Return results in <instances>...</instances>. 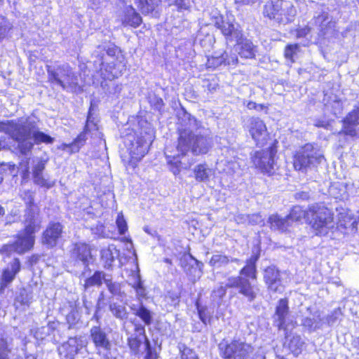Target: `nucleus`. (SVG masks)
Segmentation results:
<instances>
[{
    "label": "nucleus",
    "instance_id": "f257e3e1",
    "mask_svg": "<svg viewBox=\"0 0 359 359\" xmlns=\"http://www.w3.org/2000/svg\"><path fill=\"white\" fill-rule=\"evenodd\" d=\"M177 151L182 156L191 151L194 155L207 154L213 146L210 132L184 109L179 114Z\"/></svg>",
    "mask_w": 359,
    "mask_h": 359
},
{
    "label": "nucleus",
    "instance_id": "f03ea898",
    "mask_svg": "<svg viewBox=\"0 0 359 359\" xmlns=\"http://www.w3.org/2000/svg\"><path fill=\"white\" fill-rule=\"evenodd\" d=\"M0 132L8 134L18 143V148L22 154H27L35 144H52L54 138L39 130L35 118L28 116L18 120L0 122Z\"/></svg>",
    "mask_w": 359,
    "mask_h": 359
},
{
    "label": "nucleus",
    "instance_id": "7ed1b4c3",
    "mask_svg": "<svg viewBox=\"0 0 359 359\" xmlns=\"http://www.w3.org/2000/svg\"><path fill=\"white\" fill-rule=\"evenodd\" d=\"M93 55L97 58L93 62L94 67L104 80L118 78L126 70L125 58L116 47L95 50Z\"/></svg>",
    "mask_w": 359,
    "mask_h": 359
},
{
    "label": "nucleus",
    "instance_id": "20e7f679",
    "mask_svg": "<svg viewBox=\"0 0 359 359\" xmlns=\"http://www.w3.org/2000/svg\"><path fill=\"white\" fill-rule=\"evenodd\" d=\"M324 160V156L317 145L311 143L300 147L294 155L293 166L295 170L302 173L316 168Z\"/></svg>",
    "mask_w": 359,
    "mask_h": 359
},
{
    "label": "nucleus",
    "instance_id": "39448f33",
    "mask_svg": "<svg viewBox=\"0 0 359 359\" xmlns=\"http://www.w3.org/2000/svg\"><path fill=\"white\" fill-rule=\"evenodd\" d=\"M47 73L48 81L64 90L74 91L80 88L78 76L67 63L47 66Z\"/></svg>",
    "mask_w": 359,
    "mask_h": 359
},
{
    "label": "nucleus",
    "instance_id": "423d86ee",
    "mask_svg": "<svg viewBox=\"0 0 359 359\" xmlns=\"http://www.w3.org/2000/svg\"><path fill=\"white\" fill-rule=\"evenodd\" d=\"M307 219L317 235H325L334 227L333 214L323 205L314 204L307 210Z\"/></svg>",
    "mask_w": 359,
    "mask_h": 359
},
{
    "label": "nucleus",
    "instance_id": "0eeeda50",
    "mask_svg": "<svg viewBox=\"0 0 359 359\" xmlns=\"http://www.w3.org/2000/svg\"><path fill=\"white\" fill-rule=\"evenodd\" d=\"M226 287L237 289L238 292L249 302L255 301L260 291L257 285L252 284L248 278L243 276L229 277L226 280Z\"/></svg>",
    "mask_w": 359,
    "mask_h": 359
},
{
    "label": "nucleus",
    "instance_id": "6e6552de",
    "mask_svg": "<svg viewBox=\"0 0 359 359\" xmlns=\"http://www.w3.org/2000/svg\"><path fill=\"white\" fill-rule=\"evenodd\" d=\"M210 15L211 24L221 30L227 41H238L241 39L243 34L238 25H235L229 21H224L217 11H212Z\"/></svg>",
    "mask_w": 359,
    "mask_h": 359
},
{
    "label": "nucleus",
    "instance_id": "1a4fd4ad",
    "mask_svg": "<svg viewBox=\"0 0 359 359\" xmlns=\"http://www.w3.org/2000/svg\"><path fill=\"white\" fill-rule=\"evenodd\" d=\"M276 154V150L273 147H270L266 150L256 151L252 156L253 164L262 172L271 175L274 172Z\"/></svg>",
    "mask_w": 359,
    "mask_h": 359
},
{
    "label": "nucleus",
    "instance_id": "9d476101",
    "mask_svg": "<svg viewBox=\"0 0 359 359\" xmlns=\"http://www.w3.org/2000/svg\"><path fill=\"white\" fill-rule=\"evenodd\" d=\"M90 338L98 353H102L105 358H109L112 343L104 329L100 325L92 327L90 330Z\"/></svg>",
    "mask_w": 359,
    "mask_h": 359
},
{
    "label": "nucleus",
    "instance_id": "9b49d317",
    "mask_svg": "<svg viewBox=\"0 0 359 359\" xmlns=\"http://www.w3.org/2000/svg\"><path fill=\"white\" fill-rule=\"evenodd\" d=\"M245 127L257 145L266 142L269 133L264 122L258 117H249L245 122Z\"/></svg>",
    "mask_w": 359,
    "mask_h": 359
},
{
    "label": "nucleus",
    "instance_id": "f8f14e48",
    "mask_svg": "<svg viewBox=\"0 0 359 359\" xmlns=\"http://www.w3.org/2000/svg\"><path fill=\"white\" fill-rule=\"evenodd\" d=\"M134 326V333L128 338V344L131 351L137 355L140 353V346L144 343L146 348V341H149L145 333L144 325L137 321L135 319L131 320Z\"/></svg>",
    "mask_w": 359,
    "mask_h": 359
},
{
    "label": "nucleus",
    "instance_id": "ddd939ff",
    "mask_svg": "<svg viewBox=\"0 0 359 359\" xmlns=\"http://www.w3.org/2000/svg\"><path fill=\"white\" fill-rule=\"evenodd\" d=\"M232 264L240 265L241 260L219 252L212 255L208 262V264L212 268V270L217 271V273L223 270L228 271L227 273H231L233 271L236 270L235 268L231 269V264Z\"/></svg>",
    "mask_w": 359,
    "mask_h": 359
},
{
    "label": "nucleus",
    "instance_id": "4468645a",
    "mask_svg": "<svg viewBox=\"0 0 359 359\" xmlns=\"http://www.w3.org/2000/svg\"><path fill=\"white\" fill-rule=\"evenodd\" d=\"M41 219L39 216V209L37 206H32L31 208H26L24 215L23 231L26 233H29L35 236L41 228Z\"/></svg>",
    "mask_w": 359,
    "mask_h": 359
},
{
    "label": "nucleus",
    "instance_id": "2eb2a0df",
    "mask_svg": "<svg viewBox=\"0 0 359 359\" xmlns=\"http://www.w3.org/2000/svg\"><path fill=\"white\" fill-rule=\"evenodd\" d=\"M83 346L84 341L81 337H70L58 347V353L62 359H74Z\"/></svg>",
    "mask_w": 359,
    "mask_h": 359
},
{
    "label": "nucleus",
    "instance_id": "dca6fc26",
    "mask_svg": "<svg viewBox=\"0 0 359 359\" xmlns=\"http://www.w3.org/2000/svg\"><path fill=\"white\" fill-rule=\"evenodd\" d=\"M63 226L60 222H50L42 236L43 244L48 248L55 247L62 237Z\"/></svg>",
    "mask_w": 359,
    "mask_h": 359
},
{
    "label": "nucleus",
    "instance_id": "f3484780",
    "mask_svg": "<svg viewBox=\"0 0 359 359\" xmlns=\"http://www.w3.org/2000/svg\"><path fill=\"white\" fill-rule=\"evenodd\" d=\"M20 269L21 264L19 259L15 258L4 269L0 280V293H3L5 288L13 282Z\"/></svg>",
    "mask_w": 359,
    "mask_h": 359
},
{
    "label": "nucleus",
    "instance_id": "a211bd4d",
    "mask_svg": "<svg viewBox=\"0 0 359 359\" xmlns=\"http://www.w3.org/2000/svg\"><path fill=\"white\" fill-rule=\"evenodd\" d=\"M264 279L269 290L274 292H283V285L280 278V273L274 266H269L265 269Z\"/></svg>",
    "mask_w": 359,
    "mask_h": 359
},
{
    "label": "nucleus",
    "instance_id": "6ab92c4d",
    "mask_svg": "<svg viewBox=\"0 0 359 359\" xmlns=\"http://www.w3.org/2000/svg\"><path fill=\"white\" fill-rule=\"evenodd\" d=\"M237 49L234 51L231 50L229 52L223 51L215 53V55L208 59L210 66L217 67L222 64L225 65H234L238 63Z\"/></svg>",
    "mask_w": 359,
    "mask_h": 359
},
{
    "label": "nucleus",
    "instance_id": "aec40b11",
    "mask_svg": "<svg viewBox=\"0 0 359 359\" xmlns=\"http://www.w3.org/2000/svg\"><path fill=\"white\" fill-rule=\"evenodd\" d=\"M289 314L288 301L287 299H281L278 301L273 315L274 325L279 330L287 329V318Z\"/></svg>",
    "mask_w": 359,
    "mask_h": 359
},
{
    "label": "nucleus",
    "instance_id": "412c9836",
    "mask_svg": "<svg viewBox=\"0 0 359 359\" xmlns=\"http://www.w3.org/2000/svg\"><path fill=\"white\" fill-rule=\"evenodd\" d=\"M181 266L189 275L194 273V277L199 278L202 274L203 264L194 258L191 255H184L180 259Z\"/></svg>",
    "mask_w": 359,
    "mask_h": 359
},
{
    "label": "nucleus",
    "instance_id": "4be33fe9",
    "mask_svg": "<svg viewBox=\"0 0 359 359\" xmlns=\"http://www.w3.org/2000/svg\"><path fill=\"white\" fill-rule=\"evenodd\" d=\"M35 236L26 233L22 231L17 236V239L12 244L11 248L19 254L24 253L31 250L34 244Z\"/></svg>",
    "mask_w": 359,
    "mask_h": 359
},
{
    "label": "nucleus",
    "instance_id": "5701e85b",
    "mask_svg": "<svg viewBox=\"0 0 359 359\" xmlns=\"http://www.w3.org/2000/svg\"><path fill=\"white\" fill-rule=\"evenodd\" d=\"M46 161L40 159L34 165L32 169L33 180L34 184L50 189L54 186L55 182L49 180L48 178H46L43 175V171L46 167Z\"/></svg>",
    "mask_w": 359,
    "mask_h": 359
},
{
    "label": "nucleus",
    "instance_id": "b1692460",
    "mask_svg": "<svg viewBox=\"0 0 359 359\" xmlns=\"http://www.w3.org/2000/svg\"><path fill=\"white\" fill-rule=\"evenodd\" d=\"M281 6L282 0H271L266 2L262 11L264 17L277 23L278 21H283L280 14Z\"/></svg>",
    "mask_w": 359,
    "mask_h": 359
},
{
    "label": "nucleus",
    "instance_id": "393cba45",
    "mask_svg": "<svg viewBox=\"0 0 359 359\" xmlns=\"http://www.w3.org/2000/svg\"><path fill=\"white\" fill-rule=\"evenodd\" d=\"M72 257L81 261L85 266L88 265L89 259H91V252L88 245L83 243L74 244L72 250Z\"/></svg>",
    "mask_w": 359,
    "mask_h": 359
},
{
    "label": "nucleus",
    "instance_id": "a878e982",
    "mask_svg": "<svg viewBox=\"0 0 359 359\" xmlns=\"http://www.w3.org/2000/svg\"><path fill=\"white\" fill-rule=\"evenodd\" d=\"M142 23V18L132 6L126 7L122 18L124 26L137 27Z\"/></svg>",
    "mask_w": 359,
    "mask_h": 359
},
{
    "label": "nucleus",
    "instance_id": "bb28decb",
    "mask_svg": "<svg viewBox=\"0 0 359 359\" xmlns=\"http://www.w3.org/2000/svg\"><path fill=\"white\" fill-rule=\"evenodd\" d=\"M109 311L113 317L124 323L128 319L129 311L126 304H121L116 302H110L109 303Z\"/></svg>",
    "mask_w": 359,
    "mask_h": 359
},
{
    "label": "nucleus",
    "instance_id": "cd10ccee",
    "mask_svg": "<svg viewBox=\"0 0 359 359\" xmlns=\"http://www.w3.org/2000/svg\"><path fill=\"white\" fill-rule=\"evenodd\" d=\"M258 260V256L252 255L246 261L245 266H243L238 276H243L246 278L257 280V266L256 263Z\"/></svg>",
    "mask_w": 359,
    "mask_h": 359
},
{
    "label": "nucleus",
    "instance_id": "c85d7f7f",
    "mask_svg": "<svg viewBox=\"0 0 359 359\" xmlns=\"http://www.w3.org/2000/svg\"><path fill=\"white\" fill-rule=\"evenodd\" d=\"M314 24L318 27L320 34L322 36L325 35L333 27V22L330 20L327 12H323L315 16Z\"/></svg>",
    "mask_w": 359,
    "mask_h": 359
},
{
    "label": "nucleus",
    "instance_id": "c756f323",
    "mask_svg": "<svg viewBox=\"0 0 359 359\" xmlns=\"http://www.w3.org/2000/svg\"><path fill=\"white\" fill-rule=\"evenodd\" d=\"M130 309L136 316L139 317L142 320L144 325H150L152 323L153 314L142 303L132 304Z\"/></svg>",
    "mask_w": 359,
    "mask_h": 359
},
{
    "label": "nucleus",
    "instance_id": "7c9ffc66",
    "mask_svg": "<svg viewBox=\"0 0 359 359\" xmlns=\"http://www.w3.org/2000/svg\"><path fill=\"white\" fill-rule=\"evenodd\" d=\"M119 255V250L114 245H110L107 248L101 250V259L104 262V267L109 269L115 259Z\"/></svg>",
    "mask_w": 359,
    "mask_h": 359
},
{
    "label": "nucleus",
    "instance_id": "2f4dec72",
    "mask_svg": "<svg viewBox=\"0 0 359 359\" xmlns=\"http://www.w3.org/2000/svg\"><path fill=\"white\" fill-rule=\"evenodd\" d=\"M268 222L272 230L279 231L281 232L287 231V228L291 225L287 217H281L278 215H272L269 217Z\"/></svg>",
    "mask_w": 359,
    "mask_h": 359
},
{
    "label": "nucleus",
    "instance_id": "473e14b6",
    "mask_svg": "<svg viewBox=\"0 0 359 359\" xmlns=\"http://www.w3.org/2000/svg\"><path fill=\"white\" fill-rule=\"evenodd\" d=\"M241 57L254 58L257 53L256 46L248 39L242 41L236 48Z\"/></svg>",
    "mask_w": 359,
    "mask_h": 359
},
{
    "label": "nucleus",
    "instance_id": "72a5a7b5",
    "mask_svg": "<svg viewBox=\"0 0 359 359\" xmlns=\"http://www.w3.org/2000/svg\"><path fill=\"white\" fill-rule=\"evenodd\" d=\"M280 14L283 21H278V24H287L293 21L296 15V10L291 3L282 1Z\"/></svg>",
    "mask_w": 359,
    "mask_h": 359
},
{
    "label": "nucleus",
    "instance_id": "f704fd0d",
    "mask_svg": "<svg viewBox=\"0 0 359 359\" xmlns=\"http://www.w3.org/2000/svg\"><path fill=\"white\" fill-rule=\"evenodd\" d=\"M104 284L112 297H117L118 298H123L126 297V293L122 290V283L113 281L111 275L108 274L107 278H105Z\"/></svg>",
    "mask_w": 359,
    "mask_h": 359
},
{
    "label": "nucleus",
    "instance_id": "c9c22d12",
    "mask_svg": "<svg viewBox=\"0 0 359 359\" xmlns=\"http://www.w3.org/2000/svg\"><path fill=\"white\" fill-rule=\"evenodd\" d=\"M194 173L196 181L205 182L209 180L212 171L207 165L199 164L194 168Z\"/></svg>",
    "mask_w": 359,
    "mask_h": 359
},
{
    "label": "nucleus",
    "instance_id": "e433bc0d",
    "mask_svg": "<svg viewBox=\"0 0 359 359\" xmlns=\"http://www.w3.org/2000/svg\"><path fill=\"white\" fill-rule=\"evenodd\" d=\"M107 276L108 274L103 271H95L91 277L87 278L85 280V289H87L93 286H101L102 283H105V278H107Z\"/></svg>",
    "mask_w": 359,
    "mask_h": 359
},
{
    "label": "nucleus",
    "instance_id": "4c0bfd02",
    "mask_svg": "<svg viewBox=\"0 0 359 359\" xmlns=\"http://www.w3.org/2000/svg\"><path fill=\"white\" fill-rule=\"evenodd\" d=\"M196 41H198L202 47H210L214 41L213 36L206 32L205 27H201L196 36Z\"/></svg>",
    "mask_w": 359,
    "mask_h": 359
},
{
    "label": "nucleus",
    "instance_id": "58836bf2",
    "mask_svg": "<svg viewBox=\"0 0 359 359\" xmlns=\"http://www.w3.org/2000/svg\"><path fill=\"white\" fill-rule=\"evenodd\" d=\"M158 2L159 0H134L135 4L143 14L153 11Z\"/></svg>",
    "mask_w": 359,
    "mask_h": 359
},
{
    "label": "nucleus",
    "instance_id": "ea45409f",
    "mask_svg": "<svg viewBox=\"0 0 359 359\" xmlns=\"http://www.w3.org/2000/svg\"><path fill=\"white\" fill-rule=\"evenodd\" d=\"M11 339L0 335V359H8L13 349Z\"/></svg>",
    "mask_w": 359,
    "mask_h": 359
},
{
    "label": "nucleus",
    "instance_id": "a19ab883",
    "mask_svg": "<svg viewBox=\"0 0 359 359\" xmlns=\"http://www.w3.org/2000/svg\"><path fill=\"white\" fill-rule=\"evenodd\" d=\"M287 217L291 224L293 222H299L303 218H307V210H304L301 206L297 205L293 207Z\"/></svg>",
    "mask_w": 359,
    "mask_h": 359
},
{
    "label": "nucleus",
    "instance_id": "79ce46f5",
    "mask_svg": "<svg viewBox=\"0 0 359 359\" xmlns=\"http://www.w3.org/2000/svg\"><path fill=\"white\" fill-rule=\"evenodd\" d=\"M321 319L319 316L314 318L306 317L302 320V325L309 330L313 331L321 327Z\"/></svg>",
    "mask_w": 359,
    "mask_h": 359
},
{
    "label": "nucleus",
    "instance_id": "37998d69",
    "mask_svg": "<svg viewBox=\"0 0 359 359\" xmlns=\"http://www.w3.org/2000/svg\"><path fill=\"white\" fill-rule=\"evenodd\" d=\"M32 299V294L27 290L22 289L20 290L18 295L15 298L16 303L21 306H29Z\"/></svg>",
    "mask_w": 359,
    "mask_h": 359
},
{
    "label": "nucleus",
    "instance_id": "c03bdc74",
    "mask_svg": "<svg viewBox=\"0 0 359 359\" xmlns=\"http://www.w3.org/2000/svg\"><path fill=\"white\" fill-rule=\"evenodd\" d=\"M167 161L168 164L170 166V171L175 175H177L180 172L181 170V161L179 159V157L171 156L167 155Z\"/></svg>",
    "mask_w": 359,
    "mask_h": 359
},
{
    "label": "nucleus",
    "instance_id": "a18cd8bd",
    "mask_svg": "<svg viewBox=\"0 0 359 359\" xmlns=\"http://www.w3.org/2000/svg\"><path fill=\"white\" fill-rule=\"evenodd\" d=\"M84 130H86V133H88L92 135H95L98 130L97 125L94 121V118L92 117L91 109H89Z\"/></svg>",
    "mask_w": 359,
    "mask_h": 359
},
{
    "label": "nucleus",
    "instance_id": "49530a36",
    "mask_svg": "<svg viewBox=\"0 0 359 359\" xmlns=\"http://www.w3.org/2000/svg\"><path fill=\"white\" fill-rule=\"evenodd\" d=\"M178 348L181 353V359H198L195 351L188 348L184 344H179Z\"/></svg>",
    "mask_w": 359,
    "mask_h": 359
},
{
    "label": "nucleus",
    "instance_id": "de8ad7c7",
    "mask_svg": "<svg viewBox=\"0 0 359 359\" xmlns=\"http://www.w3.org/2000/svg\"><path fill=\"white\" fill-rule=\"evenodd\" d=\"M20 197L25 201L27 208L36 206L34 203V192L30 190H24L20 194Z\"/></svg>",
    "mask_w": 359,
    "mask_h": 359
},
{
    "label": "nucleus",
    "instance_id": "09e8293b",
    "mask_svg": "<svg viewBox=\"0 0 359 359\" xmlns=\"http://www.w3.org/2000/svg\"><path fill=\"white\" fill-rule=\"evenodd\" d=\"M87 134L88 133H86V130H83V131L78 135L75 140L69 145L72 150L79 151V148L84 144L87 139Z\"/></svg>",
    "mask_w": 359,
    "mask_h": 359
},
{
    "label": "nucleus",
    "instance_id": "8fccbe9b",
    "mask_svg": "<svg viewBox=\"0 0 359 359\" xmlns=\"http://www.w3.org/2000/svg\"><path fill=\"white\" fill-rule=\"evenodd\" d=\"M299 48V47L298 44H290L286 46L284 51L285 57L290 60L291 62H294V60L293 57L297 54Z\"/></svg>",
    "mask_w": 359,
    "mask_h": 359
},
{
    "label": "nucleus",
    "instance_id": "3c124183",
    "mask_svg": "<svg viewBox=\"0 0 359 359\" xmlns=\"http://www.w3.org/2000/svg\"><path fill=\"white\" fill-rule=\"evenodd\" d=\"M142 281L141 280V276L140 274V270L138 266H136L135 270H132L131 273L128 277V284L133 287L134 285H138L139 283H141Z\"/></svg>",
    "mask_w": 359,
    "mask_h": 359
},
{
    "label": "nucleus",
    "instance_id": "603ef678",
    "mask_svg": "<svg viewBox=\"0 0 359 359\" xmlns=\"http://www.w3.org/2000/svg\"><path fill=\"white\" fill-rule=\"evenodd\" d=\"M241 219H243L245 222H248L252 225L260 224L263 221L262 216L257 213L243 215Z\"/></svg>",
    "mask_w": 359,
    "mask_h": 359
},
{
    "label": "nucleus",
    "instance_id": "864d4df0",
    "mask_svg": "<svg viewBox=\"0 0 359 359\" xmlns=\"http://www.w3.org/2000/svg\"><path fill=\"white\" fill-rule=\"evenodd\" d=\"M346 123H353L355 125H359V105L349 112L346 116Z\"/></svg>",
    "mask_w": 359,
    "mask_h": 359
},
{
    "label": "nucleus",
    "instance_id": "5fc2aeb1",
    "mask_svg": "<svg viewBox=\"0 0 359 359\" xmlns=\"http://www.w3.org/2000/svg\"><path fill=\"white\" fill-rule=\"evenodd\" d=\"M356 126L357 125L353 124V123H346L345 118L343 121V131L344 134L351 137L356 136L357 133L355 128Z\"/></svg>",
    "mask_w": 359,
    "mask_h": 359
},
{
    "label": "nucleus",
    "instance_id": "6e6d98bb",
    "mask_svg": "<svg viewBox=\"0 0 359 359\" xmlns=\"http://www.w3.org/2000/svg\"><path fill=\"white\" fill-rule=\"evenodd\" d=\"M228 287H226V283L224 286L220 285L217 288L215 289L212 292V298L213 300L219 299L220 300L222 298H223L226 294V289Z\"/></svg>",
    "mask_w": 359,
    "mask_h": 359
},
{
    "label": "nucleus",
    "instance_id": "4d7b16f0",
    "mask_svg": "<svg viewBox=\"0 0 359 359\" xmlns=\"http://www.w3.org/2000/svg\"><path fill=\"white\" fill-rule=\"evenodd\" d=\"M226 168H224V171H226L229 174H233L236 172L239 168V163L235 160L226 161Z\"/></svg>",
    "mask_w": 359,
    "mask_h": 359
},
{
    "label": "nucleus",
    "instance_id": "13d9d810",
    "mask_svg": "<svg viewBox=\"0 0 359 359\" xmlns=\"http://www.w3.org/2000/svg\"><path fill=\"white\" fill-rule=\"evenodd\" d=\"M173 4L177 7L179 11L188 10L191 7L190 0H173Z\"/></svg>",
    "mask_w": 359,
    "mask_h": 359
},
{
    "label": "nucleus",
    "instance_id": "bf43d9fd",
    "mask_svg": "<svg viewBox=\"0 0 359 359\" xmlns=\"http://www.w3.org/2000/svg\"><path fill=\"white\" fill-rule=\"evenodd\" d=\"M10 29L8 22L2 16H0V39L4 38Z\"/></svg>",
    "mask_w": 359,
    "mask_h": 359
},
{
    "label": "nucleus",
    "instance_id": "052dcab7",
    "mask_svg": "<svg viewBox=\"0 0 359 359\" xmlns=\"http://www.w3.org/2000/svg\"><path fill=\"white\" fill-rule=\"evenodd\" d=\"M116 224L118 229L119 233L121 235L125 234L128 228H127V224L125 219H123V216L118 215L116 219Z\"/></svg>",
    "mask_w": 359,
    "mask_h": 359
},
{
    "label": "nucleus",
    "instance_id": "680f3d73",
    "mask_svg": "<svg viewBox=\"0 0 359 359\" xmlns=\"http://www.w3.org/2000/svg\"><path fill=\"white\" fill-rule=\"evenodd\" d=\"M146 351L145 359H158L157 353L152 350L149 341H146Z\"/></svg>",
    "mask_w": 359,
    "mask_h": 359
},
{
    "label": "nucleus",
    "instance_id": "e2e57ef3",
    "mask_svg": "<svg viewBox=\"0 0 359 359\" xmlns=\"http://www.w3.org/2000/svg\"><path fill=\"white\" fill-rule=\"evenodd\" d=\"M340 314H341L340 310L339 309H335L330 315H329L327 317L326 320H327V324L329 325H332L334 323H335L337 322V320H338Z\"/></svg>",
    "mask_w": 359,
    "mask_h": 359
},
{
    "label": "nucleus",
    "instance_id": "0e129e2a",
    "mask_svg": "<svg viewBox=\"0 0 359 359\" xmlns=\"http://www.w3.org/2000/svg\"><path fill=\"white\" fill-rule=\"evenodd\" d=\"M198 316H199V318L201 319V320L204 323V324H207L208 323L210 322V317L207 314L206 311L205 309H198Z\"/></svg>",
    "mask_w": 359,
    "mask_h": 359
},
{
    "label": "nucleus",
    "instance_id": "69168bd1",
    "mask_svg": "<svg viewBox=\"0 0 359 359\" xmlns=\"http://www.w3.org/2000/svg\"><path fill=\"white\" fill-rule=\"evenodd\" d=\"M80 316L79 312L76 310H73L72 313H70L67 316V320L69 323L74 324L76 320H79Z\"/></svg>",
    "mask_w": 359,
    "mask_h": 359
},
{
    "label": "nucleus",
    "instance_id": "338daca9",
    "mask_svg": "<svg viewBox=\"0 0 359 359\" xmlns=\"http://www.w3.org/2000/svg\"><path fill=\"white\" fill-rule=\"evenodd\" d=\"M132 287L135 290L137 296L144 297L145 295V288L142 282L137 285V286L134 285Z\"/></svg>",
    "mask_w": 359,
    "mask_h": 359
},
{
    "label": "nucleus",
    "instance_id": "774afa93",
    "mask_svg": "<svg viewBox=\"0 0 359 359\" xmlns=\"http://www.w3.org/2000/svg\"><path fill=\"white\" fill-rule=\"evenodd\" d=\"M302 344L303 342H302L299 337H294L290 341V347H292V346L294 345L299 348L300 346H302Z\"/></svg>",
    "mask_w": 359,
    "mask_h": 359
}]
</instances>
